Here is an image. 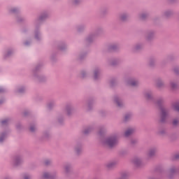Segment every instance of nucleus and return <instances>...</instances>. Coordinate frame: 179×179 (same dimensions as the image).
<instances>
[{"label":"nucleus","instance_id":"1","mask_svg":"<svg viewBox=\"0 0 179 179\" xmlns=\"http://www.w3.org/2000/svg\"><path fill=\"white\" fill-rule=\"evenodd\" d=\"M107 143L110 148H113L117 144V139L115 138H110L108 139Z\"/></svg>","mask_w":179,"mask_h":179},{"label":"nucleus","instance_id":"2","mask_svg":"<svg viewBox=\"0 0 179 179\" xmlns=\"http://www.w3.org/2000/svg\"><path fill=\"white\" fill-rule=\"evenodd\" d=\"M131 134H134V129H129L124 133V136H129Z\"/></svg>","mask_w":179,"mask_h":179},{"label":"nucleus","instance_id":"3","mask_svg":"<svg viewBox=\"0 0 179 179\" xmlns=\"http://www.w3.org/2000/svg\"><path fill=\"white\" fill-rule=\"evenodd\" d=\"M162 121H164V118H166V110L164 109L162 110Z\"/></svg>","mask_w":179,"mask_h":179},{"label":"nucleus","instance_id":"4","mask_svg":"<svg viewBox=\"0 0 179 179\" xmlns=\"http://www.w3.org/2000/svg\"><path fill=\"white\" fill-rule=\"evenodd\" d=\"M174 108L176 111H179V103H176L174 105Z\"/></svg>","mask_w":179,"mask_h":179},{"label":"nucleus","instance_id":"5","mask_svg":"<svg viewBox=\"0 0 179 179\" xmlns=\"http://www.w3.org/2000/svg\"><path fill=\"white\" fill-rule=\"evenodd\" d=\"M115 103L117 104L119 107H121V103H120V99H115Z\"/></svg>","mask_w":179,"mask_h":179},{"label":"nucleus","instance_id":"6","mask_svg":"<svg viewBox=\"0 0 179 179\" xmlns=\"http://www.w3.org/2000/svg\"><path fill=\"white\" fill-rule=\"evenodd\" d=\"M131 86H136V85H138V82L136 81H132L131 83H130Z\"/></svg>","mask_w":179,"mask_h":179},{"label":"nucleus","instance_id":"7","mask_svg":"<svg viewBox=\"0 0 179 179\" xmlns=\"http://www.w3.org/2000/svg\"><path fill=\"white\" fill-rule=\"evenodd\" d=\"M44 178H50V174L48 173H44L43 175Z\"/></svg>","mask_w":179,"mask_h":179},{"label":"nucleus","instance_id":"8","mask_svg":"<svg viewBox=\"0 0 179 179\" xmlns=\"http://www.w3.org/2000/svg\"><path fill=\"white\" fill-rule=\"evenodd\" d=\"M8 120H2L1 121V124H3V125H6V123L8 122Z\"/></svg>","mask_w":179,"mask_h":179},{"label":"nucleus","instance_id":"9","mask_svg":"<svg viewBox=\"0 0 179 179\" xmlns=\"http://www.w3.org/2000/svg\"><path fill=\"white\" fill-rule=\"evenodd\" d=\"M173 125H177L178 124V120H174L173 122Z\"/></svg>","mask_w":179,"mask_h":179},{"label":"nucleus","instance_id":"10","mask_svg":"<svg viewBox=\"0 0 179 179\" xmlns=\"http://www.w3.org/2000/svg\"><path fill=\"white\" fill-rule=\"evenodd\" d=\"M35 129H36V127H30L31 132H33Z\"/></svg>","mask_w":179,"mask_h":179},{"label":"nucleus","instance_id":"11","mask_svg":"<svg viewBox=\"0 0 179 179\" xmlns=\"http://www.w3.org/2000/svg\"><path fill=\"white\" fill-rule=\"evenodd\" d=\"M97 71L94 72V79H96L97 78Z\"/></svg>","mask_w":179,"mask_h":179},{"label":"nucleus","instance_id":"12","mask_svg":"<svg viewBox=\"0 0 179 179\" xmlns=\"http://www.w3.org/2000/svg\"><path fill=\"white\" fill-rule=\"evenodd\" d=\"M3 136H1L0 137V142H3Z\"/></svg>","mask_w":179,"mask_h":179},{"label":"nucleus","instance_id":"13","mask_svg":"<svg viewBox=\"0 0 179 179\" xmlns=\"http://www.w3.org/2000/svg\"><path fill=\"white\" fill-rule=\"evenodd\" d=\"M24 179H30V177L27 176H25Z\"/></svg>","mask_w":179,"mask_h":179},{"label":"nucleus","instance_id":"14","mask_svg":"<svg viewBox=\"0 0 179 179\" xmlns=\"http://www.w3.org/2000/svg\"><path fill=\"white\" fill-rule=\"evenodd\" d=\"M128 117H129V115H128L125 116V120L126 121H127V120H128Z\"/></svg>","mask_w":179,"mask_h":179},{"label":"nucleus","instance_id":"15","mask_svg":"<svg viewBox=\"0 0 179 179\" xmlns=\"http://www.w3.org/2000/svg\"><path fill=\"white\" fill-rule=\"evenodd\" d=\"M3 92V90L2 88H0V93H2Z\"/></svg>","mask_w":179,"mask_h":179},{"label":"nucleus","instance_id":"16","mask_svg":"<svg viewBox=\"0 0 179 179\" xmlns=\"http://www.w3.org/2000/svg\"><path fill=\"white\" fill-rule=\"evenodd\" d=\"M178 157H179L178 155H176V156L175 157V158H176V159H178Z\"/></svg>","mask_w":179,"mask_h":179},{"label":"nucleus","instance_id":"17","mask_svg":"<svg viewBox=\"0 0 179 179\" xmlns=\"http://www.w3.org/2000/svg\"><path fill=\"white\" fill-rule=\"evenodd\" d=\"M48 163H49L48 162H45V164L47 165V164H48Z\"/></svg>","mask_w":179,"mask_h":179},{"label":"nucleus","instance_id":"18","mask_svg":"<svg viewBox=\"0 0 179 179\" xmlns=\"http://www.w3.org/2000/svg\"><path fill=\"white\" fill-rule=\"evenodd\" d=\"M0 104H2V102L0 101Z\"/></svg>","mask_w":179,"mask_h":179},{"label":"nucleus","instance_id":"19","mask_svg":"<svg viewBox=\"0 0 179 179\" xmlns=\"http://www.w3.org/2000/svg\"><path fill=\"white\" fill-rule=\"evenodd\" d=\"M85 134H87V131H85Z\"/></svg>","mask_w":179,"mask_h":179},{"label":"nucleus","instance_id":"20","mask_svg":"<svg viewBox=\"0 0 179 179\" xmlns=\"http://www.w3.org/2000/svg\"><path fill=\"white\" fill-rule=\"evenodd\" d=\"M172 87H174V85H172Z\"/></svg>","mask_w":179,"mask_h":179},{"label":"nucleus","instance_id":"21","mask_svg":"<svg viewBox=\"0 0 179 179\" xmlns=\"http://www.w3.org/2000/svg\"><path fill=\"white\" fill-rule=\"evenodd\" d=\"M142 17H143V15H142Z\"/></svg>","mask_w":179,"mask_h":179}]
</instances>
